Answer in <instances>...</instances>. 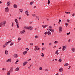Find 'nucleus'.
<instances>
[{
    "mask_svg": "<svg viewBox=\"0 0 75 75\" xmlns=\"http://www.w3.org/2000/svg\"><path fill=\"white\" fill-rule=\"evenodd\" d=\"M30 24H32V23H33V22H30V23H29Z\"/></svg>",
    "mask_w": 75,
    "mask_h": 75,
    "instance_id": "60",
    "label": "nucleus"
},
{
    "mask_svg": "<svg viewBox=\"0 0 75 75\" xmlns=\"http://www.w3.org/2000/svg\"><path fill=\"white\" fill-rule=\"evenodd\" d=\"M16 26H17V28H19V23H16Z\"/></svg>",
    "mask_w": 75,
    "mask_h": 75,
    "instance_id": "27",
    "label": "nucleus"
},
{
    "mask_svg": "<svg viewBox=\"0 0 75 75\" xmlns=\"http://www.w3.org/2000/svg\"><path fill=\"white\" fill-rule=\"evenodd\" d=\"M6 62H10L11 61V59H9L8 60H6Z\"/></svg>",
    "mask_w": 75,
    "mask_h": 75,
    "instance_id": "12",
    "label": "nucleus"
},
{
    "mask_svg": "<svg viewBox=\"0 0 75 75\" xmlns=\"http://www.w3.org/2000/svg\"><path fill=\"white\" fill-rule=\"evenodd\" d=\"M2 25H4V26L6 24V21H4L3 22H2Z\"/></svg>",
    "mask_w": 75,
    "mask_h": 75,
    "instance_id": "9",
    "label": "nucleus"
},
{
    "mask_svg": "<svg viewBox=\"0 0 75 75\" xmlns=\"http://www.w3.org/2000/svg\"><path fill=\"white\" fill-rule=\"evenodd\" d=\"M58 51H59L58 50L56 51V52H55V54H57V55H58L59 54V52H58Z\"/></svg>",
    "mask_w": 75,
    "mask_h": 75,
    "instance_id": "20",
    "label": "nucleus"
},
{
    "mask_svg": "<svg viewBox=\"0 0 75 75\" xmlns=\"http://www.w3.org/2000/svg\"><path fill=\"white\" fill-rule=\"evenodd\" d=\"M7 43H6L5 44V45H3V48H4V47H6V46H7Z\"/></svg>",
    "mask_w": 75,
    "mask_h": 75,
    "instance_id": "22",
    "label": "nucleus"
},
{
    "mask_svg": "<svg viewBox=\"0 0 75 75\" xmlns=\"http://www.w3.org/2000/svg\"><path fill=\"white\" fill-rule=\"evenodd\" d=\"M44 71H45V72H47V71H48V69H44Z\"/></svg>",
    "mask_w": 75,
    "mask_h": 75,
    "instance_id": "30",
    "label": "nucleus"
},
{
    "mask_svg": "<svg viewBox=\"0 0 75 75\" xmlns=\"http://www.w3.org/2000/svg\"><path fill=\"white\" fill-rule=\"evenodd\" d=\"M47 27H48V25H42V27H43V28H46Z\"/></svg>",
    "mask_w": 75,
    "mask_h": 75,
    "instance_id": "23",
    "label": "nucleus"
},
{
    "mask_svg": "<svg viewBox=\"0 0 75 75\" xmlns=\"http://www.w3.org/2000/svg\"><path fill=\"white\" fill-rule=\"evenodd\" d=\"M3 26V25L2 24V23H0V27H2Z\"/></svg>",
    "mask_w": 75,
    "mask_h": 75,
    "instance_id": "35",
    "label": "nucleus"
},
{
    "mask_svg": "<svg viewBox=\"0 0 75 75\" xmlns=\"http://www.w3.org/2000/svg\"><path fill=\"white\" fill-rule=\"evenodd\" d=\"M9 42H11L12 41V40H11V39L9 41Z\"/></svg>",
    "mask_w": 75,
    "mask_h": 75,
    "instance_id": "56",
    "label": "nucleus"
},
{
    "mask_svg": "<svg viewBox=\"0 0 75 75\" xmlns=\"http://www.w3.org/2000/svg\"><path fill=\"white\" fill-rule=\"evenodd\" d=\"M71 34V33L70 32H69V33H67V35H69Z\"/></svg>",
    "mask_w": 75,
    "mask_h": 75,
    "instance_id": "43",
    "label": "nucleus"
},
{
    "mask_svg": "<svg viewBox=\"0 0 75 75\" xmlns=\"http://www.w3.org/2000/svg\"><path fill=\"white\" fill-rule=\"evenodd\" d=\"M47 34L49 35H51V33L50 31H48L47 32Z\"/></svg>",
    "mask_w": 75,
    "mask_h": 75,
    "instance_id": "11",
    "label": "nucleus"
},
{
    "mask_svg": "<svg viewBox=\"0 0 75 75\" xmlns=\"http://www.w3.org/2000/svg\"><path fill=\"white\" fill-rule=\"evenodd\" d=\"M27 51H24L23 52V55H25V54H27Z\"/></svg>",
    "mask_w": 75,
    "mask_h": 75,
    "instance_id": "21",
    "label": "nucleus"
},
{
    "mask_svg": "<svg viewBox=\"0 0 75 75\" xmlns=\"http://www.w3.org/2000/svg\"><path fill=\"white\" fill-rule=\"evenodd\" d=\"M42 69V68L41 67H40L39 68V71H41Z\"/></svg>",
    "mask_w": 75,
    "mask_h": 75,
    "instance_id": "26",
    "label": "nucleus"
},
{
    "mask_svg": "<svg viewBox=\"0 0 75 75\" xmlns=\"http://www.w3.org/2000/svg\"><path fill=\"white\" fill-rule=\"evenodd\" d=\"M33 27L32 26H29L28 27L27 30H33Z\"/></svg>",
    "mask_w": 75,
    "mask_h": 75,
    "instance_id": "6",
    "label": "nucleus"
},
{
    "mask_svg": "<svg viewBox=\"0 0 75 75\" xmlns=\"http://www.w3.org/2000/svg\"><path fill=\"white\" fill-rule=\"evenodd\" d=\"M18 61H18V59L17 60L16 62H15L16 64H17V63Z\"/></svg>",
    "mask_w": 75,
    "mask_h": 75,
    "instance_id": "37",
    "label": "nucleus"
},
{
    "mask_svg": "<svg viewBox=\"0 0 75 75\" xmlns=\"http://www.w3.org/2000/svg\"><path fill=\"white\" fill-rule=\"evenodd\" d=\"M5 11L6 13L9 12V9L8 8L6 7L5 8Z\"/></svg>",
    "mask_w": 75,
    "mask_h": 75,
    "instance_id": "4",
    "label": "nucleus"
},
{
    "mask_svg": "<svg viewBox=\"0 0 75 75\" xmlns=\"http://www.w3.org/2000/svg\"><path fill=\"white\" fill-rule=\"evenodd\" d=\"M15 71H19V68L17 67L15 69Z\"/></svg>",
    "mask_w": 75,
    "mask_h": 75,
    "instance_id": "25",
    "label": "nucleus"
},
{
    "mask_svg": "<svg viewBox=\"0 0 75 75\" xmlns=\"http://www.w3.org/2000/svg\"><path fill=\"white\" fill-rule=\"evenodd\" d=\"M58 43V41H56L54 42V44H57Z\"/></svg>",
    "mask_w": 75,
    "mask_h": 75,
    "instance_id": "33",
    "label": "nucleus"
},
{
    "mask_svg": "<svg viewBox=\"0 0 75 75\" xmlns=\"http://www.w3.org/2000/svg\"><path fill=\"white\" fill-rule=\"evenodd\" d=\"M67 22H69V19H67Z\"/></svg>",
    "mask_w": 75,
    "mask_h": 75,
    "instance_id": "58",
    "label": "nucleus"
},
{
    "mask_svg": "<svg viewBox=\"0 0 75 75\" xmlns=\"http://www.w3.org/2000/svg\"><path fill=\"white\" fill-rule=\"evenodd\" d=\"M13 7L15 8H17V5L16 4H14L13 5Z\"/></svg>",
    "mask_w": 75,
    "mask_h": 75,
    "instance_id": "19",
    "label": "nucleus"
},
{
    "mask_svg": "<svg viewBox=\"0 0 75 75\" xmlns=\"http://www.w3.org/2000/svg\"><path fill=\"white\" fill-rule=\"evenodd\" d=\"M49 45H52V43H50L49 44Z\"/></svg>",
    "mask_w": 75,
    "mask_h": 75,
    "instance_id": "54",
    "label": "nucleus"
},
{
    "mask_svg": "<svg viewBox=\"0 0 75 75\" xmlns=\"http://www.w3.org/2000/svg\"><path fill=\"white\" fill-rule=\"evenodd\" d=\"M35 38H38V36L37 35H35Z\"/></svg>",
    "mask_w": 75,
    "mask_h": 75,
    "instance_id": "41",
    "label": "nucleus"
},
{
    "mask_svg": "<svg viewBox=\"0 0 75 75\" xmlns=\"http://www.w3.org/2000/svg\"><path fill=\"white\" fill-rule=\"evenodd\" d=\"M31 59H29L28 60V61H31Z\"/></svg>",
    "mask_w": 75,
    "mask_h": 75,
    "instance_id": "61",
    "label": "nucleus"
},
{
    "mask_svg": "<svg viewBox=\"0 0 75 75\" xmlns=\"http://www.w3.org/2000/svg\"><path fill=\"white\" fill-rule=\"evenodd\" d=\"M49 30L50 31H51V32H52V33L54 32V29H49Z\"/></svg>",
    "mask_w": 75,
    "mask_h": 75,
    "instance_id": "13",
    "label": "nucleus"
},
{
    "mask_svg": "<svg viewBox=\"0 0 75 75\" xmlns=\"http://www.w3.org/2000/svg\"><path fill=\"white\" fill-rule=\"evenodd\" d=\"M18 41H20V40H21V38H18Z\"/></svg>",
    "mask_w": 75,
    "mask_h": 75,
    "instance_id": "49",
    "label": "nucleus"
},
{
    "mask_svg": "<svg viewBox=\"0 0 75 75\" xmlns=\"http://www.w3.org/2000/svg\"><path fill=\"white\" fill-rule=\"evenodd\" d=\"M36 17L37 19H38V20H40V18H39V17L38 16H36Z\"/></svg>",
    "mask_w": 75,
    "mask_h": 75,
    "instance_id": "32",
    "label": "nucleus"
},
{
    "mask_svg": "<svg viewBox=\"0 0 75 75\" xmlns=\"http://www.w3.org/2000/svg\"><path fill=\"white\" fill-rule=\"evenodd\" d=\"M66 48H67V46H63L62 49V51H64L66 49Z\"/></svg>",
    "mask_w": 75,
    "mask_h": 75,
    "instance_id": "10",
    "label": "nucleus"
},
{
    "mask_svg": "<svg viewBox=\"0 0 75 75\" xmlns=\"http://www.w3.org/2000/svg\"><path fill=\"white\" fill-rule=\"evenodd\" d=\"M6 44H7H7H9V43H10V42L9 41L8 42H6Z\"/></svg>",
    "mask_w": 75,
    "mask_h": 75,
    "instance_id": "47",
    "label": "nucleus"
},
{
    "mask_svg": "<svg viewBox=\"0 0 75 75\" xmlns=\"http://www.w3.org/2000/svg\"><path fill=\"white\" fill-rule=\"evenodd\" d=\"M42 45H44V43H42Z\"/></svg>",
    "mask_w": 75,
    "mask_h": 75,
    "instance_id": "62",
    "label": "nucleus"
},
{
    "mask_svg": "<svg viewBox=\"0 0 75 75\" xmlns=\"http://www.w3.org/2000/svg\"><path fill=\"white\" fill-rule=\"evenodd\" d=\"M33 3H34V2L33 1H32L30 3V4L29 5L30 6L31 5H32V4H33Z\"/></svg>",
    "mask_w": 75,
    "mask_h": 75,
    "instance_id": "29",
    "label": "nucleus"
},
{
    "mask_svg": "<svg viewBox=\"0 0 75 75\" xmlns=\"http://www.w3.org/2000/svg\"><path fill=\"white\" fill-rule=\"evenodd\" d=\"M38 48V46H35V47L34 49V50H35V51H37L38 50H40V48Z\"/></svg>",
    "mask_w": 75,
    "mask_h": 75,
    "instance_id": "3",
    "label": "nucleus"
},
{
    "mask_svg": "<svg viewBox=\"0 0 75 75\" xmlns=\"http://www.w3.org/2000/svg\"><path fill=\"white\" fill-rule=\"evenodd\" d=\"M63 69H64L62 67L60 68L59 69V72H63Z\"/></svg>",
    "mask_w": 75,
    "mask_h": 75,
    "instance_id": "5",
    "label": "nucleus"
},
{
    "mask_svg": "<svg viewBox=\"0 0 75 75\" xmlns=\"http://www.w3.org/2000/svg\"><path fill=\"white\" fill-rule=\"evenodd\" d=\"M30 45H33V43H31L30 44Z\"/></svg>",
    "mask_w": 75,
    "mask_h": 75,
    "instance_id": "64",
    "label": "nucleus"
},
{
    "mask_svg": "<svg viewBox=\"0 0 75 75\" xmlns=\"http://www.w3.org/2000/svg\"><path fill=\"white\" fill-rule=\"evenodd\" d=\"M68 65H69V64L68 63H67L66 64H65L64 65V66L65 67H66V66H68Z\"/></svg>",
    "mask_w": 75,
    "mask_h": 75,
    "instance_id": "28",
    "label": "nucleus"
},
{
    "mask_svg": "<svg viewBox=\"0 0 75 75\" xmlns=\"http://www.w3.org/2000/svg\"><path fill=\"white\" fill-rule=\"evenodd\" d=\"M45 34V35H46V34H47V32H45V33H44Z\"/></svg>",
    "mask_w": 75,
    "mask_h": 75,
    "instance_id": "55",
    "label": "nucleus"
},
{
    "mask_svg": "<svg viewBox=\"0 0 75 75\" xmlns=\"http://www.w3.org/2000/svg\"><path fill=\"white\" fill-rule=\"evenodd\" d=\"M58 23L59 24H60V23H61V19L59 20V21L58 22Z\"/></svg>",
    "mask_w": 75,
    "mask_h": 75,
    "instance_id": "50",
    "label": "nucleus"
},
{
    "mask_svg": "<svg viewBox=\"0 0 75 75\" xmlns=\"http://www.w3.org/2000/svg\"><path fill=\"white\" fill-rule=\"evenodd\" d=\"M32 16H33V17H35V16H36V15H35V14H32Z\"/></svg>",
    "mask_w": 75,
    "mask_h": 75,
    "instance_id": "45",
    "label": "nucleus"
},
{
    "mask_svg": "<svg viewBox=\"0 0 75 75\" xmlns=\"http://www.w3.org/2000/svg\"><path fill=\"white\" fill-rule=\"evenodd\" d=\"M71 50L74 52L75 51V48L74 47L72 48Z\"/></svg>",
    "mask_w": 75,
    "mask_h": 75,
    "instance_id": "15",
    "label": "nucleus"
},
{
    "mask_svg": "<svg viewBox=\"0 0 75 75\" xmlns=\"http://www.w3.org/2000/svg\"><path fill=\"white\" fill-rule=\"evenodd\" d=\"M25 14L26 15H27L28 17L29 14H28V10H27L25 12Z\"/></svg>",
    "mask_w": 75,
    "mask_h": 75,
    "instance_id": "8",
    "label": "nucleus"
},
{
    "mask_svg": "<svg viewBox=\"0 0 75 75\" xmlns=\"http://www.w3.org/2000/svg\"><path fill=\"white\" fill-rule=\"evenodd\" d=\"M11 5V2H10V1H8L6 3V6L8 7V6H10Z\"/></svg>",
    "mask_w": 75,
    "mask_h": 75,
    "instance_id": "2",
    "label": "nucleus"
},
{
    "mask_svg": "<svg viewBox=\"0 0 75 75\" xmlns=\"http://www.w3.org/2000/svg\"><path fill=\"white\" fill-rule=\"evenodd\" d=\"M44 49H45V48L44 47H43L42 48V51H43V50H44Z\"/></svg>",
    "mask_w": 75,
    "mask_h": 75,
    "instance_id": "59",
    "label": "nucleus"
},
{
    "mask_svg": "<svg viewBox=\"0 0 75 75\" xmlns=\"http://www.w3.org/2000/svg\"><path fill=\"white\" fill-rule=\"evenodd\" d=\"M15 21L16 24H18L19 23L18 21V20H17V19H15Z\"/></svg>",
    "mask_w": 75,
    "mask_h": 75,
    "instance_id": "18",
    "label": "nucleus"
},
{
    "mask_svg": "<svg viewBox=\"0 0 75 75\" xmlns=\"http://www.w3.org/2000/svg\"><path fill=\"white\" fill-rule=\"evenodd\" d=\"M7 75H10V72L9 71H8L7 74Z\"/></svg>",
    "mask_w": 75,
    "mask_h": 75,
    "instance_id": "36",
    "label": "nucleus"
},
{
    "mask_svg": "<svg viewBox=\"0 0 75 75\" xmlns=\"http://www.w3.org/2000/svg\"><path fill=\"white\" fill-rule=\"evenodd\" d=\"M35 30H37V28H35Z\"/></svg>",
    "mask_w": 75,
    "mask_h": 75,
    "instance_id": "63",
    "label": "nucleus"
},
{
    "mask_svg": "<svg viewBox=\"0 0 75 75\" xmlns=\"http://www.w3.org/2000/svg\"><path fill=\"white\" fill-rule=\"evenodd\" d=\"M65 13H66V14H69V13H70V12H67V11H65Z\"/></svg>",
    "mask_w": 75,
    "mask_h": 75,
    "instance_id": "44",
    "label": "nucleus"
},
{
    "mask_svg": "<svg viewBox=\"0 0 75 75\" xmlns=\"http://www.w3.org/2000/svg\"><path fill=\"white\" fill-rule=\"evenodd\" d=\"M20 12H21V13H22V12H23V10L22 9H21L20 10Z\"/></svg>",
    "mask_w": 75,
    "mask_h": 75,
    "instance_id": "51",
    "label": "nucleus"
},
{
    "mask_svg": "<svg viewBox=\"0 0 75 75\" xmlns=\"http://www.w3.org/2000/svg\"><path fill=\"white\" fill-rule=\"evenodd\" d=\"M72 16L73 17H74V16H75V13H73L72 14Z\"/></svg>",
    "mask_w": 75,
    "mask_h": 75,
    "instance_id": "52",
    "label": "nucleus"
},
{
    "mask_svg": "<svg viewBox=\"0 0 75 75\" xmlns=\"http://www.w3.org/2000/svg\"><path fill=\"white\" fill-rule=\"evenodd\" d=\"M14 58H17L18 57V55L17 54H15L13 55Z\"/></svg>",
    "mask_w": 75,
    "mask_h": 75,
    "instance_id": "17",
    "label": "nucleus"
},
{
    "mask_svg": "<svg viewBox=\"0 0 75 75\" xmlns=\"http://www.w3.org/2000/svg\"><path fill=\"white\" fill-rule=\"evenodd\" d=\"M41 54L42 57H44V54L43 53Z\"/></svg>",
    "mask_w": 75,
    "mask_h": 75,
    "instance_id": "40",
    "label": "nucleus"
},
{
    "mask_svg": "<svg viewBox=\"0 0 75 75\" xmlns=\"http://www.w3.org/2000/svg\"><path fill=\"white\" fill-rule=\"evenodd\" d=\"M2 70L3 71H6V69L5 68H3L2 69Z\"/></svg>",
    "mask_w": 75,
    "mask_h": 75,
    "instance_id": "46",
    "label": "nucleus"
},
{
    "mask_svg": "<svg viewBox=\"0 0 75 75\" xmlns=\"http://www.w3.org/2000/svg\"><path fill=\"white\" fill-rule=\"evenodd\" d=\"M12 24H11V27H13L14 26V23L13 22H11Z\"/></svg>",
    "mask_w": 75,
    "mask_h": 75,
    "instance_id": "34",
    "label": "nucleus"
},
{
    "mask_svg": "<svg viewBox=\"0 0 75 75\" xmlns=\"http://www.w3.org/2000/svg\"><path fill=\"white\" fill-rule=\"evenodd\" d=\"M27 63H28V62H23V66H25V65H26V64H27Z\"/></svg>",
    "mask_w": 75,
    "mask_h": 75,
    "instance_id": "16",
    "label": "nucleus"
},
{
    "mask_svg": "<svg viewBox=\"0 0 75 75\" xmlns=\"http://www.w3.org/2000/svg\"><path fill=\"white\" fill-rule=\"evenodd\" d=\"M59 32L60 33H61L62 31V27L61 26L59 27Z\"/></svg>",
    "mask_w": 75,
    "mask_h": 75,
    "instance_id": "1",
    "label": "nucleus"
},
{
    "mask_svg": "<svg viewBox=\"0 0 75 75\" xmlns=\"http://www.w3.org/2000/svg\"><path fill=\"white\" fill-rule=\"evenodd\" d=\"M68 42H71V39H69V40Z\"/></svg>",
    "mask_w": 75,
    "mask_h": 75,
    "instance_id": "57",
    "label": "nucleus"
},
{
    "mask_svg": "<svg viewBox=\"0 0 75 75\" xmlns=\"http://www.w3.org/2000/svg\"><path fill=\"white\" fill-rule=\"evenodd\" d=\"M13 44H14V43L13 42H11L10 44L11 46V45H13Z\"/></svg>",
    "mask_w": 75,
    "mask_h": 75,
    "instance_id": "42",
    "label": "nucleus"
},
{
    "mask_svg": "<svg viewBox=\"0 0 75 75\" xmlns=\"http://www.w3.org/2000/svg\"><path fill=\"white\" fill-rule=\"evenodd\" d=\"M28 28V27H27L26 26H25L24 28H23V29L24 30H25V29H27V28Z\"/></svg>",
    "mask_w": 75,
    "mask_h": 75,
    "instance_id": "31",
    "label": "nucleus"
},
{
    "mask_svg": "<svg viewBox=\"0 0 75 75\" xmlns=\"http://www.w3.org/2000/svg\"><path fill=\"white\" fill-rule=\"evenodd\" d=\"M26 51H28L29 50V49L28 48H26Z\"/></svg>",
    "mask_w": 75,
    "mask_h": 75,
    "instance_id": "53",
    "label": "nucleus"
},
{
    "mask_svg": "<svg viewBox=\"0 0 75 75\" xmlns=\"http://www.w3.org/2000/svg\"><path fill=\"white\" fill-rule=\"evenodd\" d=\"M49 28H50V29H52V27L51 26H50L49 27Z\"/></svg>",
    "mask_w": 75,
    "mask_h": 75,
    "instance_id": "39",
    "label": "nucleus"
},
{
    "mask_svg": "<svg viewBox=\"0 0 75 75\" xmlns=\"http://www.w3.org/2000/svg\"><path fill=\"white\" fill-rule=\"evenodd\" d=\"M65 25L66 27H67L68 25V23H65Z\"/></svg>",
    "mask_w": 75,
    "mask_h": 75,
    "instance_id": "38",
    "label": "nucleus"
},
{
    "mask_svg": "<svg viewBox=\"0 0 75 75\" xmlns=\"http://www.w3.org/2000/svg\"><path fill=\"white\" fill-rule=\"evenodd\" d=\"M58 61L59 62H62V59H61L59 58Z\"/></svg>",
    "mask_w": 75,
    "mask_h": 75,
    "instance_id": "24",
    "label": "nucleus"
},
{
    "mask_svg": "<svg viewBox=\"0 0 75 75\" xmlns=\"http://www.w3.org/2000/svg\"><path fill=\"white\" fill-rule=\"evenodd\" d=\"M5 55H8V52L7 50H5Z\"/></svg>",
    "mask_w": 75,
    "mask_h": 75,
    "instance_id": "14",
    "label": "nucleus"
},
{
    "mask_svg": "<svg viewBox=\"0 0 75 75\" xmlns=\"http://www.w3.org/2000/svg\"><path fill=\"white\" fill-rule=\"evenodd\" d=\"M25 33V30H23L20 32V33L21 34H24Z\"/></svg>",
    "mask_w": 75,
    "mask_h": 75,
    "instance_id": "7",
    "label": "nucleus"
},
{
    "mask_svg": "<svg viewBox=\"0 0 75 75\" xmlns=\"http://www.w3.org/2000/svg\"><path fill=\"white\" fill-rule=\"evenodd\" d=\"M48 4H50V3H51V1H50V0H48Z\"/></svg>",
    "mask_w": 75,
    "mask_h": 75,
    "instance_id": "48",
    "label": "nucleus"
}]
</instances>
